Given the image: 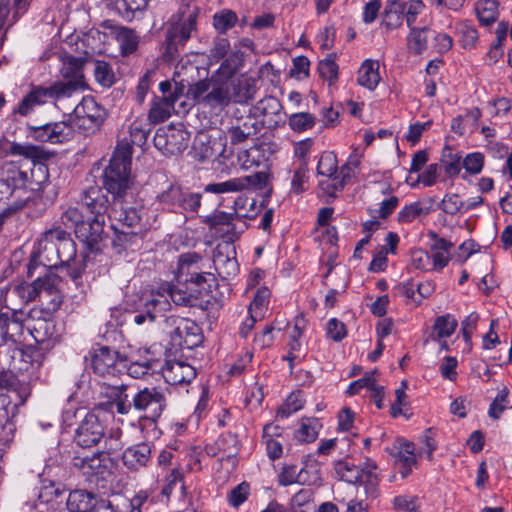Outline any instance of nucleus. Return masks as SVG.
Returning <instances> with one entry per match:
<instances>
[{"instance_id":"1","label":"nucleus","mask_w":512,"mask_h":512,"mask_svg":"<svg viewBox=\"0 0 512 512\" xmlns=\"http://www.w3.org/2000/svg\"><path fill=\"white\" fill-rule=\"evenodd\" d=\"M49 174L46 165L33 164L30 171L17 166L8 167L5 177L0 179V204H4L6 214L14 213L33 197L35 192L43 189Z\"/></svg>"},{"instance_id":"2","label":"nucleus","mask_w":512,"mask_h":512,"mask_svg":"<svg viewBox=\"0 0 512 512\" xmlns=\"http://www.w3.org/2000/svg\"><path fill=\"white\" fill-rule=\"evenodd\" d=\"M109 219L115 233L113 244L124 249L137 243L155 221L148 216V210L143 205L124 207L120 204L117 207L116 203L109 213Z\"/></svg>"},{"instance_id":"3","label":"nucleus","mask_w":512,"mask_h":512,"mask_svg":"<svg viewBox=\"0 0 512 512\" xmlns=\"http://www.w3.org/2000/svg\"><path fill=\"white\" fill-rule=\"evenodd\" d=\"M187 97L218 115L235 98V79L211 76L189 85Z\"/></svg>"},{"instance_id":"4","label":"nucleus","mask_w":512,"mask_h":512,"mask_svg":"<svg viewBox=\"0 0 512 512\" xmlns=\"http://www.w3.org/2000/svg\"><path fill=\"white\" fill-rule=\"evenodd\" d=\"M131 159L128 145H117L109 165L104 170L105 188L115 199L123 198L133 185Z\"/></svg>"},{"instance_id":"5","label":"nucleus","mask_w":512,"mask_h":512,"mask_svg":"<svg viewBox=\"0 0 512 512\" xmlns=\"http://www.w3.org/2000/svg\"><path fill=\"white\" fill-rule=\"evenodd\" d=\"M133 409L142 412L139 418L141 429L151 426L153 436H158L157 421L167 407L165 392L157 387H145L132 396Z\"/></svg>"},{"instance_id":"6","label":"nucleus","mask_w":512,"mask_h":512,"mask_svg":"<svg viewBox=\"0 0 512 512\" xmlns=\"http://www.w3.org/2000/svg\"><path fill=\"white\" fill-rule=\"evenodd\" d=\"M77 82L70 83H54L50 87L37 86L34 87L13 110L14 114L28 116L37 106L45 104L48 99H59L62 97H70L76 92Z\"/></svg>"},{"instance_id":"7","label":"nucleus","mask_w":512,"mask_h":512,"mask_svg":"<svg viewBox=\"0 0 512 512\" xmlns=\"http://www.w3.org/2000/svg\"><path fill=\"white\" fill-rule=\"evenodd\" d=\"M197 32V19H194V11L187 17L173 16L166 30L164 57L174 60L178 55V47L185 43Z\"/></svg>"},{"instance_id":"8","label":"nucleus","mask_w":512,"mask_h":512,"mask_svg":"<svg viewBox=\"0 0 512 512\" xmlns=\"http://www.w3.org/2000/svg\"><path fill=\"white\" fill-rule=\"evenodd\" d=\"M375 470V464H367L365 468H361L348 460H339L334 464V471L339 480L364 485L366 494L373 498L376 497L378 486Z\"/></svg>"},{"instance_id":"9","label":"nucleus","mask_w":512,"mask_h":512,"mask_svg":"<svg viewBox=\"0 0 512 512\" xmlns=\"http://www.w3.org/2000/svg\"><path fill=\"white\" fill-rule=\"evenodd\" d=\"M73 467L86 477L91 483L98 487L111 476V458L104 452L93 453L92 455H76L72 460Z\"/></svg>"},{"instance_id":"10","label":"nucleus","mask_w":512,"mask_h":512,"mask_svg":"<svg viewBox=\"0 0 512 512\" xmlns=\"http://www.w3.org/2000/svg\"><path fill=\"white\" fill-rule=\"evenodd\" d=\"M189 140L190 134L184 125H169L156 131L154 145L165 155H177L188 147Z\"/></svg>"},{"instance_id":"11","label":"nucleus","mask_w":512,"mask_h":512,"mask_svg":"<svg viewBox=\"0 0 512 512\" xmlns=\"http://www.w3.org/2000/svg\"><path fill=\"white\" fill-rule=\"evenodd\" d=\"M201 256L196 252H188L180 255L178 261V279L194 286L205 288L206 283H215L211 273L201 272Z\"/></svg>"},{"instance_id":"12","label":"nucleus","mask_w":512,"mask_h":512,"mask_svg":"<svg viewBox=\"0 0 512 512\" xmlns=\"http://www.w3.org/2000/svg\"><path fill=\"white\" fill-rule=\"evenodd\" d=\"M170 307L168 296L164 294L151 292L143 295L133 321L137 325L154 323L158 318L164 317Z\"/></svg>"},{"instance_id":"13","label":"nucleus","mask_w":512,"mask_h":512,"mask_svg":"<svg viewBox=\"0 0 512 512\" xmlns=\"http://www.w3.org/2000/svg\"><path fill=\"white\" fill-rule=\"evenodd\" d=\"M57 239H59V236H57L56 226L43 233L38 241L37 251L33 252L28 265L30 276L38 262L45 267H57L59 265Z\"/></svg>"},{"instance_id":"14","label":"nucleus","mask_w":512,"mask_h":512,"mask_svg":"<svg viewBox=\"0 0 512 512\" xmlns=\"http://www.w3.org/2000/svg\"><path fill=\"white\" fill-rule=\"evenodd\" d=\"M101 408L97 407L93 411L88 412L82 419L79 427L75 432L76 443L84 448L96 445L103 437L105 427L100 419Z\"/></svg>"},{"instance_id":"15","label":"nucleus","mask_w":512,"mask_h":512,"mask_svg":"<svg viewBox=\"0 0 512 512\" xmlns=\"http://www.w3.org/2000/svg\"><path fill=\"white\" fill-rule=\"evenodd\" d=\"M263 128V121L252 113L238 115L231 119L227 133L232 145H237L255 137Z\"/></svg>"},{"instance_id":"16","label":"nucleus","mask_w":512,"mask_h":512,"mask_svg":"<svg viewBox=\"0 0 512 512\" xmlns=\"http://www.w3.org/2000/svg\"><path fill=\"white\" fill-rule=\"evenodd\" d=\"M318 175L324 177L319 181L320 189L328 196H335L343 189V180L338 175L337 158L332 152L321 154L317 164Z\"/></svg>"},{"instance_id":"17","label":"nucleus","mask_w":512,"mask_h":512,"mask_svg":"<svg viewBox=\"0 0 512 512\" xmlns=\"http://www.w3.org/2000/svg\"><path fill=\"white\" fill-rule=\"evenodd\" d=\"M34 292L31 284L15 282L1 290V301L12 312L11 315L16 317L24 305L35 300Z\"/></svg>"},{"instance_id":"18","label":"nucleus","mask_w":512,"mask_h":512,"mask_svg":"<svg viewBox=\"0 0 512 512\" xmlns=\"http://www.w3.org/2000/svg\"><path fill=\"white\" fill-rule=\"evenodd\" d=\"M28 135L39 142L62 143L72 137V128L66 121L27 126Z\"/></svg>"},{"instance_id":"19","label":"nucleus","mask_w":512,"mask_h":512,"mask_svg":"<svg viewBox=\"0 0 512 512\" xmlns=\"http://www.w3.org/2000/svg\"><path fill=\"white\" fill-rule=\"evenodd\" d=\"M118 356L117 351L108 347L95 349L91 354V367L99 376H115L126 367Z\"/></svg>"},{"instance_id":"20","label":"nucleus","mask_w":512,"mask_h":512,"mask_svg":"<svg viewBox=\"0 0 512 512\" xmlns=\"http://www.w3.org/2000/svg\"><path fill=\"white\" fill-rule=\"evenodd\" d=\"M105 217L86 216L82 223L76 228V237L86 244L91 251L100 250L99 244L104 239Z\"/></svg>"},{"instance_id":"21","label":"nucleus","mask_w":512,"mask_h":512,"mask_svg":"<svg viewBox=\"0 0 512 512\" xmlns=\"http://www.w3.org/2000/svg\"><path fill=\"white\" fill-rule=\"evenodd\" d=\"M235 254V248L230 243L216 247L213 253V265L220 277L227 279L237 274L239 266Z\"/></svg>"},{"instance_id":"22","label":"nucleus","mask_w":512,"mask_h":512,"mask_svg":"<svg viewBox=\"0 0 512 512\" xmlns=\"http://www.w3.org/2000/svg\"><path fill=\"white\" fill-rule=\"evenodd\" d=\"M162 376L169 385L189 384L196 377V370L184 361L167 360L162 367Z\"/></svg>"},{"instance_id":"23","label":"nucleus","mask_w":512,"mask_h":512,"mask_svg":"<svg viewBox=\"0 0 512 512\" xmlns=\"http://www.w3.org/2000/svg\"><path fill=\"white\" fill-rule=\"evenodd\" d=\"M151 455L152 445L149 442L138 443L124 450L122 463L129 471L137 472L147 467Z\"/></svg>"},{"instance_id":"24","label":"nucleus","mask_w":512,"mask_h":512,"mask_svg":"<svg viewBox=\"0 0 512 512\" xmlns=\"http://www.w3.org/2000/svg\"><path fill=\"white\" fill-rule=\"evenodd\" d=\"M109 200L107 194L99 186L87 188L81 198V207L88 216L105 217L108 210Z\"/></svg>"},{"instance_id":"25","label":"nucleus","mask_w":512,"mask_h":512,"mask_svg":"<svg viewBox=\"0 0 512 512\" xmlns=\"http://www.w3.org/2000/svg\"><path fill=\"white\" fill-rule=\"evenodd\" d=\"M187 284L189 285L188 290H184L182 288L175 287V286L169 288L168 295H169L170 299L172 300V302L175 303L176 305H181V306L193 305V303L199 297L203 296V294H207L213 285L211 283H206L205 288H203L201 286H194V285H190L189 283H187Z\"/></svg>"},{"instance_id":"26","label":"nucleus","mask_w":512,"mask_h":512,"mask_svg":"<svg viewBox=\"0 0 512 512\" xmlns=\"http://www.w3.org/2000/svg\"><path fill=\"white\" fill-rule=\"evenodd\" d=\"M176 95L155 97L151 103L148 113V121L151 125H155L167 120L174 110Z\"/></svg>"},{"instance_id":"27","label":"nucleus","mask_w":512,"mask_h":512,"mask_svg":"<svg viewBox=\"0 0 512 512\" xmlns=\"http://www.w3.org/2000/svg\"><path fill=\"white\" fill-rule=\"evenodd\" d=\"M237 159L240 166L245 170L263 166L268 161L267 145L261 143L242 150L238 153Z\"/></svg>"},{"instance_id":"28","label":"nucleus","mask_w":512,"mask_h":512,"mask_svg":"<svg viewBox=\"0 0 512 512\" xmlns=\"http://www.w3.org/2000/svg\"><path fill=\"white\" fill-rule=\"evenodd\" d=\"M97 496L87 490L77 489L69 493L66 506L69 512H93Z\"/></svg>"},{"instance_id":"29","label":"nucleus","mask_w":512,"mask_h":512,"mask_svg":"<svg viewBox=\"0 0 512 512\" xmlns=\"http://www.w3.org/2000/svg\"><path fill=\"white\" fill-rule=\"evenodd\" d=\"M254 108L264 117L262 120L263 125L267 123L269 127L276 126L282 120V105L280 101L273 96L263 98L256 104Z\"/></svg>"},{"instance_id":"30","label":"nucleus","mask_w":512,"mask_h":512,"mask_svg":"<svg viewBox=\"0 0 512 512\" xmlns=\"http://www.w3.org/2000/svg\"><path fill=\"white\" fill-rule=\"evenodd\" d=\"M151 126L144 120H135L129 127V138H123L117 145H128L129 151L132 153L133 146L142 147L146 143Z\"/></svg>"},{"instance_id":"31","label":"nucleus","mask_w":512,"mask_h":512,"mask_svg":"<svg viewBox=\"0 0 512 512\" xmlns=\"http://www.w3.org/2000/svg\"><path fill=\"white\" fill-rule=\"evenodd\" d=\"M254 184L252 176L232 178L224 182L210 183L205 186L204 191L214 194L239 192Z\"/></svg>"},{"instance_id":"32","label":"nucleus","mask_w":512,"mask_h":512,"mask_svg":"<svg viewBox=\"0 0 512 512\" xmlns=\"http://www.w3.org/2000/svg\"><path fill=\"white\" fill-rule=\"evenodd\" d=\"M233 213L215 210L212 214L205 216L202 223L221 236L230 233L233 229Z\"/></svg>"},{"instance_id":"33","label":"nucleus","mask_w":512,"mask_h":512,"mask_svg":"<svg viewBox=\"0 0 512 512\" xmlns=\"http://www.w3.org/2000/svg\"><path fill=\"white\" fill-rule=\"evenodd\" d=\"M57 229V250L59 255V265H69V263L75 260L76 257V246L72 240L70 233L61 226H56Z\"/></svg>"},{"instance_id":"34","label":"nucleus","mask_w":512,"mask_h":512,"mask_svg":"<svg viewBox=\"0 0 512 512\" xmlns=\"http://www.w3.org/2000/svg\"><path fill=\"white\" fill-rule=\"evenodd\" d=\"M69 119H88L89 121H103V110L91 97H84L74 108Z\"/></svg>"},{"instance_id":"35","label":"nucleus","mask_w":512,"mask_h":512,"mask_svg":"<svg viewBox=\"0 0 512 512\" xmlns=\"http://www.w3.org/2000/svg\"><path fill=\"white\" fill-rule=\"evenodd\" d=\"M113 33L122 55H130L137 50L139 36L135 30L124 26H116L113 29Z\"/></svg>"},{"instance_id":"36","label":"nucleus","mask_w":512,"mask_h":512,"mask_svg":"<svg viewBox=\"0 0 512 512\" xmlns=\"http://www.w3.org/2000/svg\"><path fill=\"white\" fill-rule=\"evenodd\" d=\"M379 81V63L371 59L365 60L358 70V84L369 90H374Z\"/></svg>"},{"instance_id":"37","label":"nucleus","mask_w":512,"mask_h":512,"mask_svg":"<svg viewBox=\"0 0 512 512\" xmlns=\"http://www.w3.org/2000/svg\"><path fill=\"white\" fill-rule=\"evenodd\" d=\"M61 279L55 274H49L45 277H38L35 281L31 283L32 289H35V299L38 298H47L50 294L61 293L60 284Z\"/></svg>"},{"instance_id":"38","label":"nucleus","mask_w":512,"mask_h":512,"mask_svg":"<svg viewBox=\"0 0 512 512\" xmlns=\"http://www.w3.org/2000/svg\"><path fill=\"white\" fill-rule=\"evenodd\" d=\"M173 322H177L175 328L171 332V340L173 344L186 348H191L196 345V342L190 340V331L196 330L197 326L194 323L183 319H174Z\"/></svg>"},{"instance_id":"39","label":"nucleus","mask_w":512,"mask_h":512,"mask_svg":"<svg viewBox=\"0 0 512 512\" xmlns=\"http://www.w3.org/2000/svg\"><path fill=\"white\" fill-rule=\"evenodd\" d=\"M397 443L398 461L402 465L400 474L405 478L411 473L412 467L416 464L414 444L403 439H399Z\"/></svg>"},{"instance_id":"40","label":"nucleus","mask_w":512,"mask_h":512,"mask_svg":"<svg viewBox=\"0 0 512 512\" xmlns=\"http://www.w3.org/2000/svg\"><path fill=\"white\" fill-rule=\"evenodd\" d=\"M22 324L15 316L8 312L0 313V344L8 340L15 341V337L21 333Z\"/></svg>"},{"instance_id":"41","label":"nucleus","mask_w":512,"mask_h":512,"mask_svg":"<svg viewBox=\"0 0 512 512\" xmlns=\"http://www.w3.org/2000/svg\"><path fill=\"white\" fill-rule=\"evenodd\" d=\"M403 8L401 0H389L385 6L382 24L390 30L398 28L402 24Z\"/></svg>"},{"instance_id":"42","label":"nucleus","mask_w":512,"mask_h":512,"mask_svg":"<svg viewBox=\"0 0 512 512\" xmlns=\"http://www.w3.org/2000/svg\"><path fill=\"white\" fill-rule=\"evenodd\" d=\"M218 450L223 453L221 461H234L239 452V441L237 435L231 432L222 434L216 442Z\"/></svg>"},{"instance_id":"43","label":"nucleus","mask_w":512,"mask_h":512,"mask_svg":"<svg viewBox=\"0 0 512 512\" xmlns=\"http://www.w3.org/2000/svg\"><path fill=\"white\" fill-rule=\"evenodd\" d=\"M475 11L481 24L490 25L498 16V2L496 0H478Z\"/></svg>"},{"instance_id":"44","label":"nucleus","mask_w":512,"mask_h":512,"mask_svg":"<svg viewBox=\"0 0 512 512\" xmlns=\"http://www.w3.org/2000/svg\"><path fill=\"white\" fill-rule=\"evenodd\" d=\"M149 0H115V9L123 19L131 21L136 12L146 9Z\"/></svg>"},{"instance_id":"45","label":"nucleus","mask_w":512,"mask_h":512,"mask_svg":"<svg viewBox=\"0 0 512 512\" xmlns=\"http://www.w3.org/2000/svg\"><path fill=\"white\" fill-rule=\"evenodd\" d=\"M255 81L249 78L242 80L235 79V98L234 102L243 103L255 98L256 95Z\"/></svg>"},{"instance_id":"46","label":"nucleus","mask_w":512,"mask_h":512,"mask_svg":"<svg viewBox=\"0 0 512 512\" xmlns=\"http://www.w3.org/2000/svg\"><path fill=\"white\" fill-rule=\"evenodd\" d=\"M237 14L229 9L221 10L213 16V27L220 34H225L237 23Z\"/></svg>"},{"instance_id":"47","label":"nucleus","mask_w":512,"mask_h":512,"mask_svg":"<svg viewBox=\"0 0 512 512\" xmlns=\"http://www.w3.org/2000/svg\"><path fill=\"white\" fill-rule=\"evenodd\" d=\"M182 188L176 184H170L167 189L163 190L156 196V201L168 210H176L179 204V196Z\"/></svg>"},{"instance_id":"48","label":"nucleus","mask_w":512,"mask_h":512,"mask_svg":"<svg viewBox=\"0 0 512 512\" xmlns=\"http://www.w3.org/2000/svg\"><path fill=\"white\" fill-rule=\"evenodd\" d=\"M309 169L307 161L301 162L299 166L294 170L291 179V192L294 194H300L304 192L308 187L309 180Z\"/></svg>"},{"instance_id":"49","label":"nucleus","mask_w":512,"mask_h":512,"mask_svg":"<svg viewBox=\"0 0 512 512\" xmlns=\"http://www.w3.org/2000/svg\"><path fill=\"white\" fill-rule=\"evenodd\" d=\"M201 197L202 195L200 193L182 189L176 210L197 213L201 206Z\"/></svg>"},{"instance_id":"50","label":"nucleus","mask_w":512,"mask_h":512,"mask_svg":"<svg viewBox=\"0 0 512 512\" xmlns=\"http://www.w3.org/2000/svg\"><path fill=\"white\" fill-rule=\"evenodd\" d=\"M458 325L457 320L450 314L442 315L436 318L433 330L438 338H448L456 330Z\"/></svg>"},{"instance_id":"51","label":"nucleus","mask_w":512,"mask_h":512,"mask_svg":"<svg viewBox=\"0 0 512 512\" xmlns=\"http://www.w3.org/2000/svg\"><path fill=\"white\" fill-rule=\"evenodd\" d=\"M85 218L86 215H84L82 210H80L78 207L70 206L63 210L59 221L60 224L64 226L63 229H73L75 232L76 228H78L80 223H82Z\"/></svg>"},{"instance_id":"52","label":"nucleus","mask_w":512,"mask_h":512,"mask_svg":"<svg viewBox=\"0 0 512 512\" xmlns=\"http://www.w3.org/2000/svg\"><path fill=\"white\" fill-rule=\"evenodd\" d=\"M82 62L74 57H69L64 63V66L62 68V74L64 77H71L72 80L67 81L66 83L70 82H77L78 87L77 90L83 88V82H82V72H81Z\"/></svg>"},{"instance_id":"53","label":"nucleus","mask_w":512,"mask_h":512,"mask_svg":"<svg viewBox=\"0 0 512 512\" xmlns=\"http://www.w3.org/2000/svg\"><path fill=\"white\" fill-rule=\"evenodd\" d=\"M241 63V58L238 52L230 53L221 63L217 72L213 76L221 78L235 79L234 74L238 70Z\"/></svg>"},{"instance_id":"54","label":"nucleus","mask_w":512,"mask_h":512,"mask_svg":"<svg viewBox=\"0 0 512 512\" xmlns=\"http://www.w3.org/2000/svg\"><path fill=\"white\" fill-rule=\"evenodd\" d=\"M429 208H424L421 202H413L409 205H405L398 212V221L400 223H410L422 215L429 214Z\"/></svg>"},{"instance_id":"55","label":"nucleus","mask_w":512,"mask_h":512,"mask_svg":"<svg viewBox=\"0 0 512 512\" xmlns=\"http://www.w3.org/2000/svg\"><path fill=\"white\" fill-rule=\"evenodd\" d=\"M407 44L410 51L414 54H420L427 48V29L412 28L407 38Z\"/></svg>"},{"instance_id":"56","label":"nucleus","mask_w":512,"mask_h":512,"mask_svg":"<svg viewBox=\"0 0 512 512\" xmlns=\"http://www.w3.org/2000/svg\"><path fill=\"white\" fill-rule=\"evenodd\" d=\"M457 31L460 36V42L464 48H472L476 45L478 32L469 22H461L457 27Z\"/></svg>"},{"instance_id":"57","label":"nucleus","mask_w":512,"mask_h":512,"mask_svg":"<svg viewBox=\"0 0 512 512\" xmlns=\"http://www.w3.org/2000/svg\"><path fill=\"white\" fill-rule=\"evenodd\" d=\"M10 153L12 155L23 156L27 159H40L43 156V150L35 145L12 143L10 146Z\"/></svg>"},{"instance_id":"58","label":"nucleus","mask_w":512,"mask_h":512,"mask_svg":"<svg viewBox=\"0 0 512 512\" xmlns=\"http://www.w3.org/2000/svg\"><path fill=\"white\" fill-rule=\"evenodd\" d=\"M96 81L104 87H110L114 83V73L110 65L104 61H97L94 67Z\"/></svg>"},{"instance_id":"59","label":"nucleus","mask_w":512,"mask_h":512,"mask_svg":"<svg viewBox=\"0 0 512 512\" xmlns=\"http://www.w3.org/2000/svg\"><path fill=\"white\" fill-rule=\"evenodd\" d=\"M508 395H509V390L506 387H503L498 392V394L496 395V397L494 398V400L492 401V403L489 406V409H488L489 417H491L495 420L500 418L501 414L506 409V406L508 403V401H507Z\"/></svg>"},{"instance_id":"60","label":"nucleus","mask_w":512,"mask_h":512,"mask_svg":"<svg viewBox=\"0 0 512 512\" xmlns=\"http://www.w3.org/2000/svg\"><path fill=\"white\" fill-rule=\"evenodd\" d=\"M215 144V141H211L208 138L205 141L201 139L197 140L193 147L197 159L200 161H206L214 158L217 155L214 148Z\"/></svg>"},{"instance_id":"61","label":"nucleus","mask_w":512,"mask_h":512,"mask_svg":"<svg viewBox=\"0 0 512 512\" xmlns=\"http://www.w3.org/2000/svg\"><path fill=\"white\" fill-rule=\"evenodd\" d=\"M315 124V118L310 113H295L289 117V126L294 131L310 129Z\"/></svg>"},{"instance_id":"62","label":"nucleus","mask_w":512,"mask_h":512,"mask_svg":"<svg viewBox=\"0 0 512 512\" xmlns=\"http://www.w3.org/2000/svg\"><path fill=\"white\" fill-rule=\"evenodd\" d=\"M249 492L250 486L248 483L242 482L238 484L227 496L229 504L234 508L239 507L248 499Z\"/></svg>"},{"instance_id":"63","label":"nucleus","mask_w":512,"mask_h":512,"mask_svg":"<svg viewBox=\"0 0 512 512\" xmlns=\"http://www.w3.org/2000/svg\"><path fill=\"white\" fill-rule=\"evenodd\" d=\"M270 297V291L266 287H262L257 290L250 306L249 313H254L256 316H263V310L267 306L268 299Z\"/></svg>"},{"instance_id":"64","label":"nucleus","mask_w":512,"mask_h":512,"mask_svg":"<svg viewBox=\"0 0 512 512\" xmlns=\"http://www.w3.org/2000/svg\"><path fill=\"white\" fill-rule=\"evenodd\" d=\"M295 435L299 441L307 443L313 442L318 435L317 423L310 419L302 421Z\"/></svg>"}]
</instances>
